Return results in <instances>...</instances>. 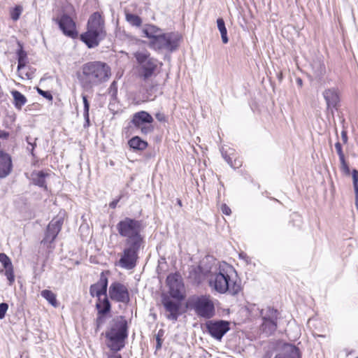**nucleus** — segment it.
I'll return each instance as SVG.
<instances>
[{
	"instance_id": "obj_37",
	"label": "nucleus",
	"mask_w": 358,
	"mask_h": 358,
	"mask_svg": "<svg viewBox=\"0 0 358 358\" xmlns=\"http://www.w3.org/2000/svg\"><path fill=\"white\" fill-rule=\"evenodd\" d=\"M335 148H336V152L339 157V160H343V159H345L344 153L343 152L342 145L340 142H336L335 143Z\"/></svg>"
},
{
	"instance_id": "obj_31",
	"label": "nucleus",
	"mask_w": 358,
	"mask_h": 358,
	"mask_svg": "<svg viewBox=\"0 0 358 358\" xmlns=\"http://www.w3.org/2000/svg\"><path fill=\"white\" fill-rule=\"evenodd\" d=\"M27 54L23 50H20L17 52V71H20L22 69H23L27 63Z\"/></svg>"
},
{
	"instance_id": "obj_7",
	"label": "nucleus",
	"mask_w": 358,
	"mask_h": 358,
	"mask_svg": "<svg viewBox=\"0 0 358 358\" xmlns=\"http://www.w3.org/2000/svg\"><path fill=\"white\" fill-rule=\"evenodd\" d=\"M189 303L199 317L210 319L215 315V306L210 295L194 296Z\"/></svg>"
},
{
	"instance_id": "obj_47",
	"label": "nucleus",
	"mask_w": 358,
	"mask_h": 358,
	"mask_svg": "<svg viewBox=\"0 0 358 358\" xmlns=\"http://www.w3.org/2000/svg\"><path fill=\"white\" fill-rule=\"evenodd\" d=\"M239 257H240V258H241V259L245 260L246 262H248V257L247 256L246 254L243 253V252L240 253L239 254Z\"/></svg>"
},
{
	"instance_id": "obj_35",
	"label": "nucleus",
	"mask_w": 358,
	"mask_h": 358,
	"mask_svg": "<svg viewBox=\"0 0 358 358\" xmlns=\"http://www.w3.org/2000/svg\"><path fill=\"white\" fill-rule=\"evenodd\" d=\"M5 269H6L5 275L7 277V279L9 281V285H12L13 282L15 280V275H14V272H13V266H11V267H9V268H5Z\"/></svg>"
},
{
	"instance_id": "obj_6",
	"label": "nucleus",
	"mask_w": 358,
	"mask_h": 358,
	"mask_svg": "<svg viewBox=\"0 0 358 358\" xmlns=\"http://www.w3.org/2000/svg\"><path fill=\"white\" fill-rule=\"evenodd\" d=\"M108 340L107 345L113 351H119L124 346V339L127 337V321L122 318L114 320L110 328L106 332Z\"/></svg>"
},
{
	"instance_id": "obj_30",
	"label": "nucleus",
	"mask_w": 358,
	"mask_h": 358,
	"mask_svg": "<svg viewBox=\"0 0 358 358\" xmlns=\"http://www.w3.org/2000/svg\"><path fill=\"white\" fill-rule=\"evenodd\" d=\"M126 20L132 26L140 27L142 23L139 16L131 13H126Z\"/></svg>"
},
{
	"instance_id": "obj_17",
	"label": "nucleus",
	"mask_w": 358,
	"mask_h": 358,
	"mask_svg": "<svg viewBox=\"0 0 358 358\" xmlns=\"http://www.w3.org/2000/svg\"><path fill=\"white\" fill-rule=\"evenodd\" d=\"M108 278L101 273L99 281L90 287V293L92 297L100 298L101 295L106 296Z\"/></svg>"
},
{
	"instance_id": "obj_15",
	"label": "nucleus",
	"mask_w": 358,
	"mask_h": 358,
	"mask_svg": "<svg viewBox=\"0 0 358 358\" xmlns=\"http://www.w3.org/2000/svg\"><path fill=\"white\" fill-rule=\"evenodd\" d=\"M56 21L64 35L71 38H77L78 33L76 30V23L70 16L64 14Z\"/></svg>"
},
{
	"instance_id": "obj_43",
	"label": "nucleus",
	"mask_w": 358,
	"mask_h": 358,
	"mask_svg": "<svg viewBox=\"0 0 358 358\" xmlns=\"http://www.w3.org/2000/svg\"><path fill=\"white\" fill-rule=\"evenodd\" d=\"M341 140L343 144H346L348 143V138L345 130H343L341 131Z\"/></svg>"
},
{
	"instance_id": "obj_3",
	"label": "nucleus",
	"mask_w": 358,
	"mask_h": 358,
	"mask_svg": "<svg viewBox=\"0 0 358 358\" xmlns=\"http://www.w3.org/2000/svg\"><path fill=\"white\" fill-rule=\"evenodd\" d=\"M234 271L232 267L220 266L218 271L210 274L208 278L209 286L220 294L229 292L235 295L241 290V286L236 282L231 280L230 273Z\"/></svg>"
},
{
	"instance_id": "obj_28",
	"label": "nucleus",
	"mask_w": 358,
	"mask_h": 358,
	"mask_svg": "<svg viewBox=\"0 0 358 358\" xmlns=\"http://www.w3.org/2000/svg\"><path fill=\"white\" fill-rule=\"evenodd\" d=\"M217 28L220 32L222 41L223 43L226 44L228 43L229 39L227 37V31L225 27L224 21L222 18H218L217 20Z\"/></svg>"
},
{
	"instance_id": "obj_48",
	"label": "nucleus",
	"mask_w": 358,
	"mask_h": 358,
	"mask_svg": "<svg viewBox=\"0 0 358 358\" xmlns=\"http://www.w3.org/2000/svg\"><path fill=\"white\" fill-rule=\"evenodd\" d=\"M108 358H122V357L120 355H113L108 357Z\"/></svg>"
},
{
	"instance_id": "obj_49",
	"label": "nucleus",
	"mask_w": 358,
	"mask_h": 358,
	"mask_svg": "<svg viewBox=\"0 0 358 358\" xmlns=\"http://www.w3.org/2000/svg\"><path fill=\"white\" fill-rule=\"evenodd\" d=\"M355 199H356L355 205H356L357 208L358 209V194H355Z\"/></svg>"
},
{
	"instance_id": "obj_16",
	"label": "nucleus",
	"mask_w": 358,
	"mask_h": 358,
	"mask_svg": "<svg viewBox=\"0 0 358 358\" xmlns=\"http://www.w3.org/2000/svg\"><path fill=\"white\" fill-rule=\"evenodd\" d=\"M63 222L64 219L62 217H58L52 219L48 225L45 237L41 241V243H52L56 238L59 231H61Z\"/></svg>"
},
{
	"instance_id": "obj_40",
	"label": "nucleus",
	"mask_w": 358,
	"mask_h": 358,
	"mask_svg": "<svg viewBox=\"0 0 358 358\" xmlns=\"http://www.w3.org/2000/svg\"><path fill=\"white\" fill-rule=\"evenodd\" d=\"M8 308V305L6 303H0V320L4 318Z\"/></svg>"
},
{
	"instance_id": "obj_42",
	"label": "nucleus",
	"mask_w": 358,
	"mask_h": 358,
	"mask_svg": "<svg viewBox=\"0 0 358 358\" xmlns=\"http://www.w3.org/2000/svg\"><path fill=\"white\" fill-rule=\"evenodd\" d=\"M156 119L159 122H165L166 121V117L164 113H157L155 114Z\"/></svg>"
},
{
	"instance_id": "obj_14",
	"label": "nucleus",
	"mask_w": 358,
	"mask_h": 358,
	"mask_svg": "<svg viewBox=\"0 0 358 358\" xmlns=\"http://www.w3.org/2000/svg\"><path fill=\"white\" fill-rule=\"evenodd\" d=\"M206 328L213 338L221 340L229 330V322L224 320L209 321L206 323Z\"/></svg>"
},
{
	"instance_id": "obj_39",
	"label": "nucleus",
	"mask_w": 358,
	"mask_h": 358,
	"mask_svg": "<svg viewBox=\"0 0 358 358\" xmlns=\"http://www.w3.org/2000/svg\"><path fill=\"white\" fill-rule=\"evenodd\" d=\"M37 92L40 95L43 96L45 99H48L49 101H52L53 99L52 95L48 91H43V90L40 89L39 87H37Z\"/></svg>"
},
{
	"instance_id": "obj_4",
	"label": "nucleus",
	"mask_w": 358,
	"mask_h": 358,
	"mask_svg": "<svg viewBox=\"0 0 358 358\" xmlns=\"http://www.w3.org/2000/svg\"><path fill=\"white\" fill-rule=\"evenodd\" d=\"M136 59V69L138 76L143 80H147L155 74L158 67V61L151 57L146 49L138 50L133 53Z\"/></svg>"
},
{
	"instance_id": "obj_44",
	"label": "nucleus",
	"mask_w": 358,
	"mask_h": 358,
	"mask_svg": "<svg viewBox=\"0 0 358 358\" xmlns=\"http://www.w3.org/2000/svg\"><path fill=\"white\" fill-rule=\"evenodd\" d=\"M222 211L224 214L227 215L231 213V209L226 204L222 206Z\"/></svg>"
},
{
	"instance_id": "obj_1",
	"label": "nucleus",
	"mask_w": 358,
	"mask_h": 358,
	"mask_svg": "<svg viewBox=\"0 0 358 358\" xmlns=\"http://www.w3.org/2000/svg\"><path fill=\"white\" fill-rule=\"evenodd\" d=\"M111 76L110 67L100 61L89 62L84 64L78 80L85 89H92L107 82Z\"/></svg>"
},
{
	"instance_id": "obj_23",
	"label": "nucleus",
	"mask_w": 358,
	"mask_h": 358,
	"mask_svg": "<svg viewBox=\"0 0 358 358\" xmlns=\"http://www.w3.org/2000/svg\"><path fill=\"white\" fill-rule=\"evenodd\" d=\"M128 144L129 147L134 150H144L148 146V143L145 141H143L138 136H134L131 138L128 141Z\"/></svg>"
},
{
	"instance_id": "obj_18",
	"label": "nucleus",
	"mask_w": 358,
	"mask_h": 358,
	"mask_svg": "<svg viewBox=\"0 0 358 358\" xmlns=\"http://www.w3.org/2000/svg\"><path fill=\"white\" fill-rule=\"evenodd\" d=\"M162 304L166 311L169 313L166 317L170 320L176 321L179 315V303L174 302L169 298L165 297L162 299Z\"/></svg>"
},
{
	"instance_id": "obj_22",
	"label": "nucleus",
	"mask_w": 358,
	"mask_h": 358,
	"mask_svg": "<svg viewBox=\"0 0 358 358\" xmlns=\"http://www.w3.org/2000/svg\"><path fill=\"white\" fill-rule=\"evenodd\" d=\"M142 32L144 36L152 41L162 34V31L155 25L147 24L142 29Z\"/></svg>"
},
{
	"instance_id": "obj_20",
	"label": "nucleus",
	"mask_w": 358,
	"mask_h": 358,
	"mask_svg": "<svg viewBox=\"0 0 358 358\" xmlns=\"http://www.w3.org/2000/svg\"><path fill=\"white\" fill-rule=\"evenodd\" d=\"M274 358H300V354L294 345L285 344Z\"/></svg>"
},
{
	"instance_id": "obj_50",
	"label": "nucleus",
	"mask_w": 358,
	"mask_h": 358,
	"mask_svg": "<svg viewBox=\"0 0 358 358\" xmlns=\"http://www.w3.org/2000/svg\"><path fill=\"white\" fill-rule=\"evenodd\" d=\"M8 136V134L4 133L3 135L0 134V138H2V137L6 138Z\"/></svg>"
},
{
	"instance_id": "obj_41",
	"label": "nucleus",
	"mask_w": 358,
	"mask_h": 358,
	"mask_svg": "<svg viewBox=\"0 0 358 358\" xmlns=\"http://www.w3.org/2000/svg\"><path fill=\"white\" fill-rule=\"evenodd\" d=\"M96 331L101 327V325L105 322V317L104 315H97V317L96 319Z\"/></svg>"
},
{
	"instance_id": "obj_25",
	"label": "nucleus",
	"mask_w": 358,
	"mask_h": 358,
	"mask_svg": "<svg viewBox=\"0 0 358 358\" xmlns=\"http://www.w3.org/2000/svg\"><path fill=\"white\" fill-rule=\"evenodd\" d=\"M11 94L14 99L15 106L17 109H21L27 103V98L21 92L17 90L12 91Z\"/></svg>"
},
{
	"instance_id": "obj_2",
	"label": "nucleus",
	"mask_w": 358,
	"mask_h": 358,
	"mask_svg": "<svg viewBox=\"0 0 358 358\" xmlns=\"http://www.w3.org/2000/svg\"><path fill=\"white\" fill-rule=\"evenodd\" d=\"M106 36L104 17L101 13L94 12L89 17L86 31L80 34V38L88 48H94Z\"/></svg>"
},
{
	"instance_id": "obj_53",
	"label": "nucleus",
	"mask_w": 358,
	"mask_h": 358,
	"mask_svg": "<svg viewBox=\"0 0 358 358\" xmlns=\"http://www.w3.org/2000/svg\"><path fill=\"white\" fill-rule=\"evenodd\" d=\"M355 358H358V357H355Z\"/></svg>"
},
{
	"instance_id": "obj_46",
	"label": "nucleus",
	"mask_w": 358,
	"mask_h": 358,
	"mask_svg": "<svg viewBox=\"0 0 358 358\" xmlns=\"http://www.w3.org/2000/svg\"><path fill=\"white\" fill-rule=\"evenodd\" d=\"M156 340H157L156 350H159L162 348V341L160 338L159 334L157 336Z\"/></svg>"
},
{
	"instance_id": "obj_27",
	"label": "nucleus",
	"mask_w": 358,
	"mask_h": 358,
	"mask_svg": "<svg viewBox=\"0 0 358 358\" xmlns=\"http://www.w3.org/2000/svg\"><path fill=\"white\" fill-rule=\"evenodd\" d=\"M48 174H45L43 171H38L36 173H33L31 174L32 180L34 184L38 185L39 187H45V178Z\"/></svg>"
},
{
	"instance_id": "obj_9",
	"label": "nucleus",
	"mask_w": 358,
	"mask_h": 358,
	"mask_svg": "<svg viewBox=\"0 0 358 358\" xmlns=\"http://www.w3.org/2000/svg\"><path fill=\"white\" fill-rule=\"evenodd\" d=\"M143 245L125 243V247L120 255L118 266L127 270L134 268L136 265L138 253Z\"/></svg>"
},
{
	"instance_id": "obj_12",
	"label": "nucleus",
	"mask_w": 358,
	"mask_h": 358,
	"mask_svg": "<svg viewBox=\"0 0 358 358\" xmlns=\"http://www.w3.org/2000/svg\"><path fill=\"white\" fill-rule=\"evenodd\" d=\"M108 294L115 301L127 303L129 301V293L127 286L120 282H113L109 287Z\"/></svg>"
},
{
	"instance_id": "obj_33",
	"label": "nucleus",
	"mask_w": 358,
	"mask_h": 358,
	"mask_svg": "<svg viewBox=\"0 0 358 358\" xmlns=\"http://www.w3.org/2000/svg\"><path fill=\"white\" fill-rule=\"evenodd\" d=\"M22 10H23L22 6H19V5L16 6L10 12L11 19L14 21H17L20 18V17L22 13Z\"/></svg>"
},
{
	"instance_id": "obj_10",
	"label": "nucleus",
	"mask_w": 358,
	"mask_h": 358,
	"mask_svg": "<svg viewBox=\"0 0 358 358\" xmlns=\"http://www.w3.org/2000/svg\"><path fill=\"white\" fill-rule=\"evenodd\" d=\"M278 315V311L270 306L261 309L260 316L263 321L261 325V330L266 336L271 335L275 331L278 327L277 320Z\"/></svg>"
},
{
	"instance_id": "obj_24",
	"label": "nucleus",
	"mask_w": 358,
	"mask_h": 358,
	"mask_svg": "<svg viewBox=\"0 0 358 358\" xmlns=\"http://www.w3.org/2000/svg\"><path fill=\"white\" fill-rule=\"evenodd\" d=\"M99 299V301L96 304V309L98 310L99 315H105L110 312L111 306L110 301L107 298V295L105 296L104 299L101 300L100 298Z\"/></svg>"
},
{
	"instance_id": "obj_26",
	"label": "nucleus",
	"mask_w": 358,
	"mask_h": 358,
	"mask_svg": "<svg viewBox=\"0 0 358 358\" xmlns=\"http://www.w3.org/2000/svg\"><path fill=\"white\" fill-rule=\"evenodd\" d=\"M41 295L50 304L54 307H57L59 303L57 302L56 294L51 290L44 289L41 292Z\"/></svg>"
},
{
	"instance_id": "obj_5",
	"label": "nucleus",
	"mask_w": 358,
	"mask_h": 358,
	"mask_svg": "<svg viewBox=\"0 0 358 358\" xmlns=\"http://www.w3.org/2000/svg\"><path fill=\"white\" fill-rule=\"evenodd\" d=\"M141 221L126 217L117 224L120 235L126 238V243L143 244V237L141 234L142 230Z\"/></svg>"
},
{
	"instance_id": "obj_11",
	"label": "nucleus",
	"mask_w": 358,
	"mask_h": 358,
	"mask_svg": "<svg viewBox=\"0 0 358 358\" xmlns=\"http://www.w3.org/2000/svg\"><path fill=\"white\" fill-rule=\"evenodd\" d=\"M152 122V117L144 110L134 113L131 121L132 124L140 129L143 134H148L153 131V127L151 125Z\"/></svg>"
},
{
	"instance_id": "obj_8",
	"label": "nucleus",
	"mask_w": 358,
	"mask_h": 358,
	"mask_svg": "<svg viewBox=\"0 0 358 358\" xmlns=\"http://www.w3.org/2000/svg\"><path fill=\"white\" fill-rule=\"evenodd\" d=\"M180 37L176 33H162L157 37L150 41L149 47L155 50H175L179 43Z\"/></svg>"
},
{
	"instance_id": "obj_45",
	"label": "nucleus",
	"mask_w": 358,
	"mask_h": 358,
	"mask_svg": "<svg viewBox=\"0 0 358 358\" xmlns=\"http://www.w3.org/2000/svg\"><path fill=\"white\" fill-rule=\"evenodd\" d=\"M121 198H122V196H120L117 199H115V200H113V201H111L109 203V207L110 208H115L117 206V205L119 201L121 199Z\"/></svg>"
},
{
	"instance_id": "obj_36",
	"label": "nucleus",
	"mask_w": 358,
	"mask_h": 358,
	"mask_svg": "<svg viewBox=\"0 0 358 358\" xmlns=\"http://www.w3.org/2000/svg\"><path fill=\"white\" fill-rule=\"evenodd\" d=\"M353 185L355 187V194H358V171L353 169L352 172Z\"/></svg>"
},
{
	"instance_id": "obj_29",
	"label": "nucleus",
	"mask_w": 358,
	"mask_h": 358,
	"mask_svg": "<svg viewBox=\"0 0 358 358\" xmlns=\"http://www.w3.org/2000/svg\"><path fill=\"white\" fill-rule=\"evenodd\" d=\"M233 154H234V150H230V152H229V154H227V151H222V155L223 157L224 158V159L226 160V162L231 167L237 168V167L241 166V162L239 161V160L235 159L234 160V163H233L232 162V158L230 156V155H231Z\"/></svg>"
},
{
	"instance_id": "obj_34",
	"label": "nucleus",
	"mask_w": 358,
	"mask_h": 358,
	"mask_svg": "<svg viewBox=\"0 0 358 358\" xmlns=\"http://www.w3.org/2000/svg\"><path fill=\"white\" fill-rule=\"evenodd\" d=\"M0 262L2 264L4 268L13 266L10 258L4 253H0Z\"/></svg>"
},
{
	"instance_id": "obj_32",
	"label": "nucleus",
	"mask_w": 358,
	"mask_h": 358,
	"mask_svg": "<svg viewBox=\"0 0 358 358\" xmlns=\"http://www.w3.org/2000/svg\"><path fill=\"white\" fill-rule=\"evenodd\" d=\"M83 105H84V117L85 120V127L89 126L90 124V117H89V110H90V103L87 99L85 95H82Z\"/></svg>"
},
{
	"instance_id": "obj_21",
	"label": "nucleus",
	"mask_w": 358,
	"mask_h": 358,
	"mask_svg": "<svg viewBox=\"0 0 358 358\" xmlns=\"http://www.w3.org/2000/svg\"><path fill=\"white\" fill-rule=\"evenodd\" d=\"M12 163L10 157L0 151V177L8 176L11 170Z\"/></svg>"
},
{
	"instance_id": "obj_38",
	"label": "nucleus",
	"mask_w": 358,
	"mask_h": 358,
	"mask_svg": "<svg viewBox=\"0 0 358 358\" xmlns=\"http://www.w3.org/2000/svg\"><path fill=\"white\" fill-rule=\"evenodd\" d=\"M341 162V171L347 176L350 175V170L349 168V166L348 163L345 161V159H343V160H340Z\"/></svg>"
},
{
	"instance_id": "obj_19",
	"label": "nucleus",
	"mask_w": 358,
	"mask_h": 358,
	"mask_svg": "<svg viewBox=\"0 0 358 358\" xmlns=\"http://www.w3.org/2000/svg\"><path fill=\"white\" fill-rule=\"evenodd\" d=\"M324 98L327 102V110L334 114L333 108H336L339 102V96L335 89H328L323 92Z\"/></svg>"
},
{
	"instance_id": "obj_52",
	"label": "nucleus",
	"mask_w": 358,
	"mask_h": 358,
	"mask_svg": "<svg viewBox=\"0 0 358 358\" xmlns=\"http://www.w3.org/2000/svg\"><path fill=\"white\" fill-rule=\"evenodd\" d=\"M178 204H179L180 206H181V205H182V203H181V201H180V200H178Z\"/></svg>"
},
{
	"instance_id": "obj_51",
	"label": "nucleus",
	"mask_w": 358,
	"mask_h": 358,
	"mask_svg": "<svg viewBox=\"0 0 358 358\" xmlns=\"http://www.w3.org/2000/svg\"><path fill=\"white\" fill-rule=\"evenodd\" d=\"M297 83H298L300 85H302V80H301V79H298V80H297Z\"/></svg>"
},
{
	"instance_id": "obj_13",
	"label": "nucleus",
	"mask_w": 358,
	"mask_h": 358,
	"mask_svg": "<svg viewBox=\"0 0 358 358\" xmlns=\"http://www.w3.org/2000/svg\"><path fill=\"white\" fill-rule=\"evenodd\" d=\"M166 283L169 288V293L173 298L182 299L184 298V285L181 277L177 274H170L167 276Z\"/></svg>"
}]
</instances>
